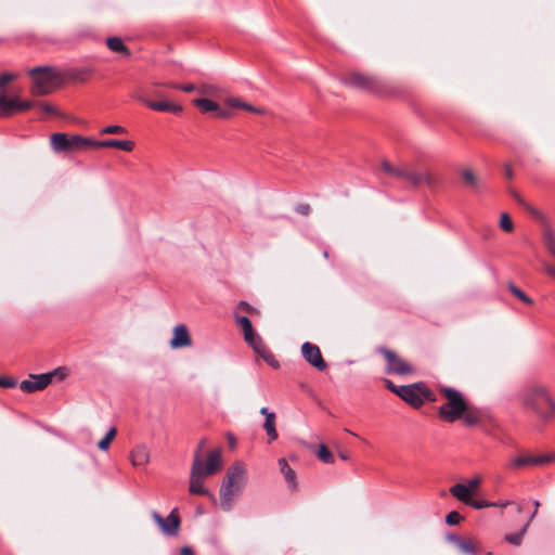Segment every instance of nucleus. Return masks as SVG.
I'll list each match as a JSON object with an SVG mask.
<instances>
[{"label":"nucleus","instance_id":"37998d69","mask_svg":"<svg viewBox=\"0 0 555 555\" xmlns=\"http://www.w3.org/2000/svg\"><path fill=\"white\" fill-rule=\"evenodd\" d=\"M17 384L16 379L12 377L0 376V387L13 388Z\"/></svg>","mask_w":555,"mask_h":555},{"label":"nucleus","instance_id":"69168bd1","mask_svg":"<svg viewBox=\"0 0 555 555\" xmlns=\"http://www.w3.org/2000/svg\"><path fill=\"white\" fill-rule=\"evenodd\" d=\"M531 212L534 214V215H538V211L534 210V209H531Z\"/></svg>","mask_w":555,"mask_h":555},{"label":"nucleus","instance_id":"412c9836","mask_svg":"<svg viewBox=\"0 0 555 555\" xmlns=\"http://www.w3.org/2000/svg\"><path fill=\"white\" fill-rule=\"evenodd\" d=\"M260 413L264 415L266 421L263 424V428L269 437L270 441H274L278 439V433L275 429V414L270 412L268 408H261Z\"/></svg>","mask_w":555,"mask_h":555},{"label":"nucleus","instance_id":"c03bdc74","mask_svg":"<svg viewBox=\"0 0 555 555\" xmlns=\"http://www.w3.org/2000/svg\"><path fill=\"white\" fill-rule=\"evenodd\" d=\"M480 483H481V477L480 476H475L474 478L468 480L467 483H464V485L468 486L469 490L473 493H475V491L479 488Z\"/></svg>","mask_w":555,"mask_h":555},{"label":"nucleus","instance_id":"5701e85b","mask_svg":"<svg viewBox=\"0 0 555 555\" xmlns=\"http://www.w3.org/2000/svg\"><path fill=\"white\" fill-rule=\"evenodd\" d=\"M278 464H279V467H280V472L284 476L288 487L292 490H295L297 488L296 473L288 465V463H287V461L285 459H280Z\"/></svg>","mask_w":555,"mask_h":555},{"label":"nucleus","instance_id":"aec40b11","mask_svg":"<svg viewBox=\"0 0 555 555\" xmlns=\"http://www.w3.org/2000/svg\"><path fill=\"white\" fill-rule=\"evenodd\" d=\"M96 147H116L125 152H131L134 149V142L130 140L108 139L104 141L94 140V149Z\"/></svg>","mask_w":555,"mask_h":555},{"label":"nucleus","instance_id":"052dcab7","mask_svg":"<svg viewBox=\"0 0 555 555\" xmlns=\"http://www.w3.org/2000/svg\"><path fill=\"white\" fill-rule=\"evenodd\" d=\"M339 456H340V459H341V460H344V461L349 460V455H348L347 453L340 452V453H339Z\"/></svg>","mask_w":555,"mask_h":555},{"label":"nucleus","instance_id":"f8f14e48","mask_svg":"<svg viewBox=\"0 0 555 555\" xmlns=\"http://www.w3.org/2000/svg\"><path fill=\"white\" fill-rule=\"evenodd\" d=\"M36 102L21 101L17 98H7L0 95V116L11 115L13 112H25L35 107Z\"/></svg>","mask_w":555,"mask_h":555},{"label":"nucleus","instance_id":"0eeeda50","mask_svg":"<svg viewBox=\"0 0 555 555\" xmlns=\"http://www.w3.org/2000/svg\"><path fill=\"white\" fill-rule=\"evenodd\" d=\"M50 143L56 153H78L94 149L93 139L63 132L53 133L50 138Z\"/></svg>","mask_w":555,"mask_h":555},{"label":"nucleus","instance_id":"864d4df0","mask_svg":"<svg viewBox=\"0 0 555 555\" xmlns=\"http://www.w3.org/2000/svg\"><path fill=\"white\" fill-rule=\"evenodd\" d=\"M504 171H505L506 178H508V179L513 178V169L509 165H505Z\"/></svg>","mask_w":555,"mask_h":555},{"label":"nucleus","instance_id":"a19ab883","mask_svg":"<svg viewBox=\"0 0 555 555\" xmlns=\"http://www.w3.org/2000/svg\"><path fill=\"white\" fill-rule=\"evenodd\" d=\"M467 505H469L476 509H481L485 507L492 506V503L485 501V500H470Z\"/></svg>","mask_w":555,"mask_h":555},{"label":"nucleus","instance_id":"e2e57ef3","mask_svg":"<svg viewBox=\"0 0 555 555\" xmlns=\"http://www.w3.org/2000/svg\"><path fill=\"white\" fill-rule=\"evenodd\" d=\"M516 509H517V512H518V513H521V512H522V507H521L520 505H517V506H516Z\"/></svg>","mask_w":555,"mask_h":555},{"label":"nucleus","instance_id":"603ef678","mask_svg":"<svg viewBox=\"0 0 555 555\" xmlns=\"http://www.w3.org/2000/svg\"><path fill=\"white\" fill-rule=\"evenodd\" d=\"M180 555H195L190 546H183L180 551Z\"/></svg>","mask_w":555,"mask_h":555},{"label":"nucleus","instance_id":"6e6552de","mask_svg":"<svg viewBox=\"0 0 555 555\" xmlns=\"http://www.w3.org/2000/svg\"><path fill=\"white\" fill-rule=\"evenodd\" d=\"M236 323L242 328L245 341L273 369L280 367V362L268 350L261 337L254 331L250 320L247 317H236Z\"/></svg>","mask_w":555,"mask_h":555},{"label":"nucleus","instance_id":"ddd939ff","mask_svg":"<svg viewBox=\"0 0 555 555\" xmlns=\"http://www.w3.org/2000/svg\"><path fill=\"white\" fill-rule=\"evenodd\" d=\"M301 354L304 359L318 371H324L327 363L322 357L321 350L317 345L306 341L301 346Z\"/></svg>","mask_w":555,"mask_h":555},{"label":"nucleus","instance_id":"0e129e2a","mask_svg":"<svg viewBox=\"0 0 555 555\" xmlns=\"http://www.w3.org/2000/svg\"><path fill=\"white\" fill-rule=\"evenodd\" d=\"M551 253L555 256V248L551 247Z\"/></svg>","mask_w":555,"mask_h":555},{"label":"nucleus","instance_id":"1a4fd4ad","mask_svg":"<svg viewBox=\"0 0 555 555\" xmlns=\"http://www.w3.org/2000/svg\"><path fill=\"white\" fill-rule=\"evenodd\" d=\"M378 351L384 356L388 374L406 375L413 373V366L402 357L387 348H379Z\"/></svg>","mask_w":555,"mask_h":555},{"label":"nucleus","instance_id":"9b49d317","mask_svg":"<svg viewBox=\"0 0 555 555\" xmlns=\"http://www.w3.org/2000/svg\"><path fill=\"white\" fill-rule=\"evenodd\" d=\"M59 370L40 375H31L30 379L23 380L20 384V388L24 392H35L44 389L51 382L53 376L59 374Z\"/></svg>","mask_w":555,"mask_h":555},{"label":"nucleus","instance_id":"c9c22d12","mask_svg":"<svg viewBox=\"0 0 555 555\" xmlns=\"http://www.w3.org/2000/svg\"><path fill=\"white\" fill-rule=\"evenodd\" d=\"M462 177H463L464 181H465L468 185H470V186H476V185H477V178H476V176H475V173H474V171H473V170H470V169H464V170L462 171Z\"/></svg>","mask_w":555,"mask_h":555},{"label":"nucleus","instance_id":"a18cd8bd","mask_svg":"<svg viewBox=\"0 0 555 555\" xmlns=\"http://www.w3.org/2000/svg\"><path fill=\"white\" fill-rule=\"evenodd\" d=\"M17 78L16 74L4 73L0 76V89L3 88L8 82Z\"/></svg>","mask_w":555,"mask_h":555},{"label":"nucleus","instance_id":"f03ea898","mask_svg":"<svg viewBox=\"0 0 555 555\" xmlns=\"http://www.w3.org/2000/svg\"><path fill=\"white\" fill-rule=\"evenodd\" d=\"M439 392L444 399V403L438 409L441 421L454 423L463 420L467 426H474L481 421L480 411L472 406L459 390L443 386L439 387Z\"/></svg>","mask_w":555,"mask_h":555},{"label":"nucleus","instance_id":"4468645a","mask_svg":"<svg viewBox=\"0 0 555 555\" xmlns=\"http://www.w3.org/2000/svg\"><path fill=\"white\" fill-rule=\"evenodd\" d=\"M422 395H424L422 391V383L399 386L398 396L415 409L423 405Z\"/></svg>","mask_w":555,"mask_h":555},{"label":"nucleus","instance_id":"4be33fe9","mask_svg":"<svg viewBox=\"0 0 555 555\" xmlns=\"http://www.w3.org/2000/svg\"><path fill=\"white\" fill-rule=\"evenodd\" d=\"M130 457L133 466H144L150 462V451L145 446H137Z\"/></svg>","mask_w":555,"mask_h":555},{"label":"nucleus","instance_id":"20e7f679","mask_svg":"<svg viewBox=\"0 0 555 555\" xmlns=\"http://www.w3.org/2000/svg\"><path fill=\"white\" fill-rule=\"evenodd\" d=\"M247 468L243 462H235L228 468L219 491L220 506L224 512L232 509L234 500L247 483Z\"/></svg>","mask_w":555,"mask_h":555},{"label":"nucleus","instance_id":"49530a36","mask_svg":"<svg viewBox=\"0 0 555 555\" xmlns=\"http://www.w3.org/2000/svg\"><path fill=\"white\" fill-rule=\"evenodd\" d=\"M545 241L547 249L551 251V247L555 248V233L553 231H547L545 233Z\"/></svg>","mask_w":555,"mask_h":555},{"label":"nucleus","instance_id":"6e6d98bb","mask_svg":"<svg viewBox=\"0 0 555 555\" xmlns=\"http://www.w3.org/2000/svg\"><path fill=\"white\" fill-rule=\"evenodd\" d=\"M205 443H206V439H202V440L199 441V443H198V448H197V450L195 451L194 455H195L196 453H198V454L202 456L201 451H202V449L204 448Z\"/></svg>","mask_w":555,"mask_h":555},{"label":"nucleus","instance_id":"4c0bfd02","mask_svg":"<svg viewBox=\"0 0 555 555\" xmlns=\"http://www.w3.org/2000/svg\"><path fill=\"white\" fill-rule=\"evenodd\" d=\"M554 459L551 454H541V455H533V462L534 466H542L550 462H552Z\"/></svg>","mask_w":555,"mask_h":555},{"label":"nucleus","instance_id":"72a5a7b5","mask_svg":"<svg viewBox=\"0 0 555 555\" xmlns=\"http://www.w3.org/2000/svg\"><path fill=\"white\" fill-rule=\"evenodd\" d=\"M500 228L504 232H512L514 230V223L508 214L502 212L500 216Z\"/></svg>","mask_w":555,"mask_h":555},{"label":"nucleus","instance_id":"680f3d73","mask_svg":"<svg viewBox=\"0 0 555 555\" xmlns=\"http://www.w3.org/2000/svg\"><path fill=\"white\" fill-rule=\"evenodd\" d=\"M514 197L518 201V203L524 204V201L520 198V196L515 194Z\"/></svg>","mask_w":555,"mask_h":555},{"label":"nucleus","instance_id":"ea45409f","mask_svg":"<svg viewBox=\"0 0 555 555\" xmlns=\"http://www.w3.org/2000/svg\"><path fill=\"white\" fill-rule=\"evenodd\" d=\"M35 106H38L46 115H55L57 113L56 108L49 103H36Z\"/></svg>","mask_w":555,"mask_h":555},{"label":"nucleus","instance_id":"cd10ccee","mask_svg":"<svg viewBox=\"0 0 555 555\" xmlns=\"http://www.w3.org/2000/svg\"><path fill=\"white\" fill-rule=\"evenodd\" d=\"M219 87L212 83H203L198 86L197 92L202 95V98H217L219 95Z\"/></svg>","mask_w":555,"mask_h":555},{"label":"nucleus","instance_id":"dca6fc26","mask_svg":"<svg viewBox=\"0 0 555 555\" xmlns=\"http://www.w3.org/2000/svg\"><path fill=\"white\" fill-rule=\"evenodd\" d=\"M153 519L162 529L163 533L167 535L177 534L180 527V518L177 514V511L173 509L167 518H163L158 513L154 512L152 514Z\"/></svg>","mask_w":555,"mask_h":555},{"label":"nucleus","instance_id":"6ab92c4d","mask_svg":"<svg viewBox=\"0 0 555 555\" xmlns=\"http://www.w3.org/2000/svg\"><path fill=\"white\" fill-rule=\"evenodd\" d=\"M192 339L189 334L188 327L183 324L173 327V336L170 340V347L172 349H179L183 347H190Z\"/></svg>","mask_w":555,"mask_h":555},{"label":"nucleus","instance_id":"2eb2a0df","mask_svg":"<svg viewBox=\"0 0 555 555\" xmlns=\"http://www.w3.org/2000/svg\"><path fill=\"white\" fill-rule=\"evenodd\" d=\"M202 113H212L215 117L228 119L232 116L230 111L221 108V106L208 98H198L192 101Z\"/></svg>","mask_w":555,"mask_h":555},{"label":"nucleus","instance_id":"3c124183","mask_svg":"<svg viewBox=\"0 0 555 555\" xmlns=\"http://www.w3.org/2000/svg\"><path fill=\"white\" fill-rule=\"evenodd\" d=\"M386 382V386L389 390H391L392 392H395L396 395H398V391H399V387L393 385L392 382L390 380H385Z\"/></svg>","mask_w":555,"mask_h":555},{"label":"nucleus","instance_id":"a878e982","mask_svg":"<svg viewBox=\"0 0 555 555\" xmlns=\"http://www.w3.org/2000/svg\"><path fill=\"white\" fill-rule=\"evenodd\" d=\"M450 493L456 498L459 501L468 504L472 500V495L474 494L468 486L464 483H455L450 488Z\"/></svg>","mask_w":555,"mask_h":555},{"label":"nucleus","instance_id":"58836bf2","mask_svg":"<svg viewBox=\"0 0 555 555\" xmlns=\"http://www.w3.org/2000/svg\"><path fill=\"white\" fill-rule=\"evenodd\" d=\"M126 129L118 125H112L103 128L101 130V134H115V133H125Z\"/></svg>","mask_w":555,"mask_h":555},{"label":"nucleus","instance_id":"7ed1b4c3","mask_svg":"<svg viewBox=\"0 0 555 555\" xmlns=\"http://www.w3.org/2000/svg\"><path fill=\"white\" fill-rule=\"evenodd\" d=\"M222 467V452L221 449H215L207 455V462L204 464L203 459L198 453L194 455L193 464L190 473V486L189 491L191 494L209 495L208 489L204 486L206 477L217 474Z\"/></svg>","mask_w":555,"mask_h":555},{"label":"nucleus","instance_id":"09e8293b","mask_svg":"<svg viewBox=\"0 0 555 555\" xmlns=\"http://www.w3.org/2000/svg\"><path fill=\"white\" fill-rule=\"evenodd\" d=\"M88 74H89V70H88V69H83V70H80V72H78V73L74 74V75H73V78H74L75 80H78V81H80V82H83V81H86V80H87V76H88Z\"/></svg>","mask_w":555,"mask_h":555},{"label":"nucleus","instance_id":"f257e3e1","mask_svg":"<svg viewBox=\"0 0 555 555\" xmlns=\"http://www.w3.org/2000/svg\"><path fill=\"white\" fill-rule=\"evenodd\" d=\"M516 401L524 413L535 416L542 424L555 418V398L545 384H526L517 392Z\"/></svg>","mask_w":555,"mask_h":555},{"label":"nucleus","instance_id":"79ce46f5","mask_svg":"<svg viewBox=\"0 0 555 555\" xmlns=\"http://www.w3.org/2000/svg\"><path fill=\"white\" fill-rule=\"evenodd\" d=\"M422 391L424 392V395H422L423 403L425 402V400L431 401V402L436 401V397L433 393V391L428 387H426L424 384H422Z\"/></svg>","mask_w":555,"mask_h":555},{"label":"nucleus","instance_id":"f3484780","mask_svg":"<svg viewBox=\"0 0 555 555\" xmlns=\"http://www.w3.org/2000/svg\"><path fill=\"white\" fill-rule=\"evenodd\" d=\"M403 180H406L414 186L422 184L433 185L436 182L434 175L428 169H413L408 166Z\"/></svg>","mask_w":555,"mask_h":555},{"label":"nucleus","instance_id":"c756f323","mask_svg":"<svg viewBox=\"0 0 555 555\" xmlns=\"http://www.w3.org/2000/svg\"><path fill=\"white\" fill-rule=\"evenodd\" d=\"M116 434H117V429L115 427L109 428V430L106 433L104 438H102L99 441V443H98L99 449L101 451H107L109 448V444L113 441V439L115 438Z\"/></svg>","mask_w":555,"mask_h":555},{"label":"nucleus","instance_id":"c85d7f7f","mask_svg":"<svg viewBox=\"0 0 555 555\" xmlns=\"http://www.w3.org/2000/svg\"><path fill=\"white\" fill-rule=\"evenodd\" d=\"M528 528H529V522H526L519 532L513 533V534H506L504 538L505 541L511 544H514V545H520L522 538H524L525 533L527 532Z\"/></svg>","mask_w":555,"mask_h":555},{"label":"nucleus","instance_id":"b1692460","mask_svg":"<svg viewBox=\"0 0 555 555\" xmlns=\"http://www.w3.org/2000/svg\"><path fill=\"white\" fill-rule=\"evenodd\" d=\"M224 105L231 108H237V109H245L247 112L256 113V114H262L263 111L259 107L253 106L251 104H248L244 102L240 98H227L224 100Z\"/></svg>","mask_w":555,"mask_h":555},{"label":"nucleus","instance_id":"bf43d9fd","mask_svg":"<svg viewBox=\"0 0 555 555\" xmlns=\"http://www.w3.org/2000/svg\"><path fill=\"white\" fill-rule=\"evenodd\" d=\"M546 271H547V273H548L550 275L555 276V268H552V267L546 268Z\"/></svg>","mask_w":555,"mask_h":555},{"label":"nucleus","instance_id":"bb28decb","mask_svg":"<svg viewBox=\"0 0 555 555\" xmlns=\"http://www.w3.org/2000/svg\"><path fill=\"white\" fill-rule=\"evenodd\" d=\"M106 46L111 51H113L115 53H121L126 56L130 55V50L128 49V47L124 43V41L119 37L107 38Z\"/></svg>","mask_w":555,"mask_h":555},{"label":"nucleus","instance_id":"423d86ee","mask_svg":"<svg viewBox=\"0 0 555 555\" xmlns=\"http://www.w3.org/2000/svg\"><path fill=\"white\" fill-rule=\"evenodd\" d=\"M31 78L30 92L41 96L52 93L63 81L62 73L53 66H38L27 70Z\"/></svg>","mask_w":555,"mask_h":555},{"label":"nucleus","instance_id":"13d9d810","mask_svg":"<svg viewBox=\"0 0 555 555\" xmlns=\"http://www.w3.org/2000/svg\"><path fill=\"white\" fill-rule=\"evenodd\" d=\"M228 439H229L230 446L233 448V447H234V444H235V439H234V437H233L232 435H229V436H228Z\"/></svg>","mask_w":555,"mask_h":555},{"label":"nucleus","instance_id":"2f4dec72","mask_svg":"<svg viewBox=\"0 0 555 555\" xmlns=\"http://www.w3.org/2000/svg\"><path fill=\"white\" fill-rule=\"evenodd\" d=\"M513 467L534 466L533 455H520L512 461Z\"/></svg>","mask_w":555,"mask_h":555},{"label":"nucleus","instance_id":"4d7b16f0","mask_svg":"<svg viewBox=\"0 0 555 555\" xmlns=\"http://www.w3.org/2000/svg\"><path fill=\"white\" fill-rule=\"evenodd\" d=\"M509 503L506 501V502H501V503H492V506H500V507H505L507 506Z\"/></svg>","mask_w":555,"mask_h":555},{"label":"nucleus","instance_id":"8fccbe9b","mask_svg":"<svg viewBox=\"0 0 555 555\" xmlns=\"http://www.w3.org/2000/svg\"><path fill=\"white\" fill-rule=\"evenodd\" d=\"M533 505H534V508H532V512H533V513L531 514V516L529 517V519H528V521H527V522H529V524L532 521V519H533V518L535 517V515H537L538 508H539V506H540L539 501H534V502H533Z\"/></svg>","mask_w":555,"mask_h":555},{"label":"nucleus","instance_id":"e433bc0d","mask_svg":"<svg viewBox=\"0 0 555 555\" xmlns=\"http://www.w3.org/2000/svg\"><path fill=\"white\" fill-rule=\"evenodd\" d=\"M463 520V516L453 511V512H450L447 516H446V522L450 526H455V525H459L461 521Z\"/></svg>","mask_w":555,"mask_h":555},{"label":"nucleus","instance_id":"9d476101","mask_svg":"<svg viewBox=\"0 0 555 555\" xmlns=\"http://www.w3.org/2000/svg\"><path fill=\"white\" fill-rule=\"evenodd\" d=\"M132 98L140 101L144 105H146L149 108L157 112H170L175 114H179L183 111L182 106L180 104H176L166 100L162 101H152L144 96L143 90L141 88H138L133 93Z\"/></svg>","mask_w":555,"mask_h":555},{"label":"nucleus","instance_id":"f704fd0d","mask_svg":"<svg viewBox=\"0 0 555 555\" xmlns=\"http://www.w3.org/2000/svg\"><path fill=\"white\" fill-rule=\"evenodd\" d=\"M164 86L169 87V88L179 89V90H181L183 92H188V93L197 91V88H198L193 83H185V85L165 83Z\"/></svg>","mask_w":555,"mask_h":555},{"label":"nucleus","instance_id":"473e14b6","mask_svg":"<svg viewBox=\"0 0 555 555\" xmlns=\"http://www.w3.org/2000/svg\"><path fill=\"white\" fill-rule=\"evenodd\" d=\"M317 456L324 463H327V464L334 463V456H333L332 452L324 444L320 446Z\"/></svg>","mask_w":555,"mask_h":555},{"label":"nucleus","instance_id":"393cba45","mask_svg":"<svg viewBox=\"0 0 555 555\" xmlns=\"http://www.w3.org/2000/svg\"><path fill=\"white\" fill-rule=\"evenodd\" d=\"M380 168L383 172H385L386 175L403 180L405 171L408 169V165L402 164L399 166H393L388 160H383L380 163Z\"/></svg>","mask_w":555,"mask_h":555},{"label":"nucleus","instance_id":"7c9ffc66","mask_svg":"<svg viewBox=\"0 0 555 555\" xmlns=\"http://www.w3.org/2000/svg\"><path fill=\"white\" fill-rule=\"evenodd\" d=\"M507 287H508L509 292L515 297H517L520 301H522L527 305L533 304V300L527 294H525L520 288H518L514 283H508Z\"/></svg>","mask_w":555,"mask_h":555},{"label":"nucleus","instance_id":"39448f33","mask_svg":"<svg viewBox=\"0 0 555 555\" xmlns=\"http://www.w3.org/2000/svg\"><path fill=\"white\" fill-rule=\"evenodd\" d=\"M344 82L349 87L360 89L379 98H391L397 93V88L392 82L359 70H352L346 74Z\"/></svg>","mask_w":555,"mask_h":555},{"label":"nucleus","instance_id":"de8ad7c7","mask_svg":"<svg viewBox=\"0 0 555 555\" xmlns=\"http://www.w3.org/2000/svg\"><path fill=\"white\" fill-rule=\"evenodd\" d=\"M238 307H240L241 309H243L244 311H246V312L250 313V314H259V310H258V309H256V308H254V307H251V306H250L249 304H247L246 301H241V302L238 304Z\"/></svg>","mask_w":555,"mask_h":555},{"label":"nucleus","instance_id":"5fc2aeb1","mask_svg":"<svg viewBox=\"0 0 555 555\" xmlns=\"http://www.w3.org/2000/svg\"><path fill=\"white\" fill-rule=\"evenodd\" d=\"M297 211L302 214V215H307L310 211V207L308 205L299 206L297 208Z\"/></svg>","mask_w":555,"mask_h":555},{"label":"nucleus","instance_id":"a211bd4d","mask_svg":"<svg viewBox=\"0 0 555 555\" xmlns=\"http://www.w3.org/2000/svg\"><path fill=\"white\" fill-rule=\"evenodd\" d=\"M449 541L454 543L459 550L468 555H476L481 552V545L475 538H460L457 535H449Z\"/></svg>","mask_w":555,"mask_h":555}]
</instances>
